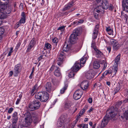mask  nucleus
Here are the masks:
<instances>
[{"label": "nucleus", "mask_w": 128, "mask_h": 128, "mask_svg": "<svg viewBox=\"0 0 128 128\" xmlns=\"http://www.w3.org/2000/svg\"><path fill=\"white\" fill-rule=\"evenodd\" d=\"M24 125H21V128H24V127H27L31 124L32 121L34 124H37L39 121L38 114L36 112H33L31 114L30 112L27 111L24 114Z\"/></svg>", "instance_id": "nucleus-1"}, {"label": "nucleus", "mask_w": 128, "mask_h": 128, "mask_svg": "<svg viewBox=\"0 0 128 128\" xmlns=\"http://www.w3.org/2000/svg\"><path fill=\"white\" fill-rule=\"evenodd\" d=\"M117 113V112L114 111L112 108H108L106 111V115L104 117L102 121L100 126L101 128H104L106 126L110 120L114 117Z\"/></svg>", "instance_id": "nucleus-2"}, {"label": "nucleus", "mask_w": 128, "mask_h": 128, "mask_svg": "<svg viewBox=\"0 0 128 128\" xmlns=\"http://www.w3.org/2000/svg\"><path fill=\"white\" fill-rule=\"evenodd\" d=\"M80 30L79 29H76L73 31L72 33L70 35L68 43L70 44H74L77 40V36L80 34Z\"/></svg>", "instance_id": "nucleus-3"}, {"label": "nucleus", "mask_w": 128, "mask_h": 128, "mask_svg": "<svg viewBox=\"0 0 128 128\" xmlns=\"http://www.w3.org/2000/svg\"><path fill=\"white\" fill-rule=\"evenodd\" d=\"M40 102L37 100H34L29 104L28 109L30 111H33L38 109L40 106Z\"/></svg>", "instance_id": "nucleus-4"}, {"label": "nucleus", "mask_w": 128, "mask_h": 128, "mask_svg": "<svg viewBox=\"0 0 128 128\" xmlns=\"http://www.w3.org/2000/svg\"><path fill=\"white\" fill-rule=\"evenodd\" d=\"M65 57V53L62 51H60L58 52L56 62L58 65L60 66H62L64 59Z\"/></svg>", "instance_id": "nucleus-5"}, {"label": "nucleus", "mask_w": 128, "mask_h": 128, "mask_svg": "<svg viewBox=\"0 0 128 128\" xmlns=\"http://www.w3.org/2000/svg\"><path fill=\"white\" fill-rule=\"evenodd\" d=\"M22 66L20 64H18L15 66L14 69V74L15 76H17L18 74L21 72Z\"/></svg>", "instance_id": "nucleus-6"}, {"label": "nucleus", "mask_w": 128, "mask_h": 128, "mask_svg": "<svg viewBox=\"0 0 128 128\" xmlns=\"http://www.w3.org/2000/svg\"><path fill=\"white\" fill-rule=\"evenodd\" d=\"M83 92L81 90H76L74 94L73 98L76 100L79 99L81 97L83 94Z\"/></svg>", "instance_id": "nucleus-7"}, {"label": "nucleus", "mask_w": 128, "mask_h": 128, "mask_svg": "<svg viewBox=\"0 0 128 128\" xmlns=\"http://www.w3.org/2000/svg\"><path fill=\"white\" fill-rule=\"evenodd\" d=\"M49 98L48 94L46 92H42L40 101L42 102H46Z\"/></svg>", "instance_id": "nucleus-8"}, {"label": "nucleus", "mask_w": 128, "mask_h": 128, "mask_svg": "<svg viewBox=\"0 0 128 128\" xmlns=\"http://www.w3.org/2000/svg\"><path fill=\"white\" fill-rule=\"evenodd\" d=\"M75 0H72L71 2H69L63 8L62 11H64L70 9L75 4Z\"/></svg>", "instance_id": "nucleus-9"}, {"label": "nucleus", "mask_w": 128, "mask_h": 128, "mask_svg": "<svg viewBox=\"0 0 128 128\" xmlns=\"http://www.w3.org/2000/svg\"><path fill=\"white\" fill-rule=\"evenodd\" d=\"M21 16H22L19 22L16 23L17 25L18 26L17 27H18L20 26V24H24L25 22L26 18L25 12H22Z\"/></svg>", "instance_id": "nucleus-10"}, {"label": "nucleus", "mask_w": 128, "mask_h": 128, "mask_svg": "<svg viewBox=\"0 0 128 128\" xmlns=\"http://www.w3.org/2000/svg\"><path fill=\"white\" fill-rule=\"evenodd\" d=\"M65 117L64 115L61 116L60 118L58 119L57 123V126H58L60 127L62 126L66 118Z\"/></svg>", "instance_id": "nucleus-11"}, {"label": "nucleus", "mask_w": 128, "mask_h": 128, "mask_svg": "<svg viewBox=\"0 0 128 128\" xmlns=\"http://www.w3.org/2000/svg\"><path fill=\"white\" fill-rule=\"evenodd\" d=\"M122 6L123 10L128 12V0H123Z\"/></svg>", "instance_id": "nucleus-12"}, {"label": "nucleus", "mask_w": 128, "mask_h": 128, "mask_svg": "<svg viewBox=\"0 0 128 128\" xmlns=\"http://www.w3.org/2000/svg\"><path fill=\"white\" fill-rule=\"evenodd\" d=\"M70 44L68 43V41H66L62 48L64 52H66L70 50Z\"/></svg>", "instance_id": "nucleus-13"}, {"label": "nucleus", "mask_w": 128, "mask_h": 128, "mask_svg": "<svg viewBox=\"0 0 128 128\" xmlns=\"http://www.w3.org/2000/svg\"><path fill=\"white\" fill-rule=\"evenodd\" d=\"M80 66V63L76 62L72 68H71V69L73 72H76L78 71L80 69L79 66Z\"/></svg>", "instance_id": "nucleus-14"}, {"label": "nucleus", "mask_w": 128, "mask_h": 128, "mask_svg": "<svg viewBox=\"0 0 128 128\" xmlns=\"http://www.w3.org/2000/svg\"><path fill=\"white\" fill-rule=\"evenodd\" d=\"M88 83L89 82L85 80L82 82L80 84V86L84 90H86L88 87Z\"/></svg>", "instance_id": "nucleus-15"}, {"label": "nucleus", "mask_w": 128, "mask_h": 128, "mask_svg": "<svg viewBox=\"0 0 128 128\" xmlns=\"http://www.w3.org/2000/svg\"><path fill=\"white\" fill-rule=\"evenodd\" d=\"M113 71L112 72L111 69H109L106 70L108 75L109 76V74H112V73L114 74V75H115L116 74L117 72L118 68H117V66H114Z\"/></svg>", "instance_id": "nucleus-16"}, {"label": "nucleus", "mask_w": 128, "mask_h": 128, "mask_svg": "<svg viewBox=\"0 0 128 128\" xmlns=\"http://www.w3.org/2000/svg\"><path fill=\"white\" fill-rule=\"evenodd\" d=\"M94 50L96 52V56L97 58H100L103 57V54L100 50L96 48H94Z\"/></svg>", "instance_id": "nucleus-17"}, {"label": "nucleus", "mask_w": 128, "mask_h": 128, "mask_svg": "<svg viewBox=\"0 0 128 128\" xmlns=\"http://www.w3.org/2000/svg\"><path fill=\"white\" fill-rule=\"evenodd\" d=\"M102 8L106 10L108 8L109 4L106 0H103L101 3Z\"/></svg>", "instance_id": "nucleus-18"}, {"label": "nucleus", "mask_w": 128, "mask_h": 128, "mask_svg": "<svg viewBox=\"0 0 128 128\" xmlns=\"http://www.w3.org/2000/svg\"><path fill=\"white\" fill-rule=\"evenodd\" d=\"M35 44V43L34 40L32 39L28 46L26 52H29L31 49L33 47Z\"/></svg>", "instance_id": "nucleus-19"}, {"label": "nucleus", "mask_w": 128, "mask_h": 128, "mask_svg": "<svg viewBox=\"0 0 128 128\" xmlns=\"http://www.w3.org/2000/svg\"><path fill=\"white\" fill-rule=\"evenodd\" d=\"M45 89L46 91L50 92L52 90V84L50 82H48L46 84L45 86Z\"/></svg>", "instance_id": "nucleus-20"}, {"label": "nucleus", "mask_w": 128, "mask_h": 128, "mask_svg": "<svg viewBox=\"0 0 128 128\" xmlns=\"http://www.w3.org/2000/svg\"><path fill=\"white\" fill-rule=\"evenodd\" d=\"M38 88V84H36L30 92L31 94L32 95H34V93L37 91Z\"/></svg>", "instance_id": "nucleus-21"}, {"label": "nucleus", "mask_w": 128, "mask_h": 128, "mask_svg": "<svg viewBox=\"0 0 128 128\" xmlns=\"http://www.w3.org/2000/svg\"><path fill=\"white\" fill-rule=\"evenodd\" d=\"M56 69L54 72V75L57 76H59L61 75V73L60 72V69L58 67H56Z\"/></svg>", "instance_id": "nucleus-22"}, {"label": "nucleus", "mask_w": 128, "mask_h": 128, "mask_svg": "<svg viewBox=\"0 0 128 128\" xmlns=\"http://www.w3.org/2000/svg\"><path fill=\"white\" fill-rule=\"evenodd\" d=\"M18 113L16 112H14L12 115L13 118V120L12 122H17L18 120V118L17 116Z\"/></svg>", "instance_id": "nucleus-23"}, {"label": "nucleus", "mask_w": 128, "mask_h": 128, "mask_svg": "<svg viewBox=\"0 0 128 128\" xmlns=\"http://www.w3.org/2000/svg\"><path fill=\"white\" fill-rule=\"evenodd\" d=\"M68 86V84L67 83H65L64 86L60 90V93L61 94H63L64 93L65 90L67 89Z\"/></svg>", "instance_id": "nucleus-24"}, {"label": "nucleus", "mask_w": 128, "mask_h": 128, "mask_svg": "<svg viewBox=\"0 0 128 128\" xmlns=\"http://www.w3.org/2000/svg\"><path fill=\"white\" fill-rule=\"evenodd\" d=\"M42 92H39L35 94L34 97L36 99L39 100L40 101V99L42 95Z\"/></svg>", "instance_id": "nucleus-25"}, {"label": "nucleus", "mask_w": 128, "mask_h": 128, "mask_svg": "<svg viewBox=\"0 0 128 128\" xmlns=\"http://www.w3.org/2000/svg\"><path fill=\"white\" fill-rule=\"evenodd\" d=\"M72 105L71 102L70 101L66 102L64 104V108L65 109H68Z\"/></svg>", "instance_id": "nucleus-26"}, {"label": "nucleus", "mask_w": 128, "mask_h": 128, "mask_svg": "<svg viewBox=\"0 0 128 128\" xmlns=\"http://www.w3.org/2000/svg\"><path fill=\"white\" fill-rule=\"evenodd\" d=\"M100 66V65L99 62L96 61L94 62L93 64V67L94 68L98 69Z\"/></svg>", "instance_id": "nucleus-27"}, {"label": "nucleus", "mask_w": 128, "mask_h": 128, "mask_svg": "<svg viewBox=\"0 0 128 128\" xmlns=\"http://www.w3.org/2000/svg\"><path fill=\"white\" fill-rule=\"evenodd\" d=\"M93 76L92 73L90 72H87L86 74V76L87 78L88 79H91L92 78Z\"/></svg>", "instance_id": "nucleus-28"}, {"label": "nucleus", "mask_w": 128, "mask_h": 128, "mask_svg": "<svg viewBox=\"0 0 128 128\" xmlns=\"http://www.w3.org/2000/svg\"><path fill=\"white\" fill-rule=\"evenodd\" d=\"M120 83L119 82H118L117 84L116 87L114 90V95L117 93L120 90Z\"/></svg>", "instance_id": "nucleus-29"}, {"label": "nucleus", "mask_w": 128, "mask_h": 128, "mask_svg": "<svg viewBox=\"0 0 128 128\" xmlns=\"http://www.w3.org/2000/svg\"><path fill=\"white\" fill-rule=\"evenodd\" d=\"M8 2V0H0V5L7 6Z\"/></svg>", "instance_id": "nucleus-30"}, {"label": "nucleus", "mask_w": 128, "mask_h": 128, "mask_svg": "<svg viewBox=\"0 0 128 128\" xmlns=\"http://www.w3.org/2000/svg\"><path fill=\"white\" fill-rule=\"evenodd\" d=\"M120 54H118L116 58L115 59V62L116 64L114 66H117V68H118V62L120 61Z\"/></svg>", "instance_id": "nucleus-31"}, {"label": "nucleus", "mask_w": 128, "mask_h": 128, "mask_svg": "<svg viewBox=\"0 0 128 128\" xmlns=\"http://www.w3.org/2000/svg\"><path fill=\"white\" fill-rule=\"evenodd\" d=\"M99 29V26L98 25H97L96 26L94 30H93L92 34H98Z\"/></svg>", "instance_id": "nucleus-32"}, {"label": "nucleus", "mask_w": 128, "mask_h": 128, "mask_svg": "<svg viewBox=\"0 0 128 128\" xmlns=\"http://www.w3.org/2000/svg\"><path fill=\"white\" fill-rule=\"evenodd\" d=\"M7 16L2 12H0V20H4L7 18Z\"/></svg>", "instance_id": "nucleus-33"}, {"label": "nucleus", "mask_w": 128, "mask_h": 128, "mask_svg": "<svg viewBox=\"0 0 128 128\" xmlns=\"http://www.w3.org/2000/svg\"><path fill=\"white\" fill-rule=\"evenodd\" d=\"M120 44L118 43L117 44H116L115 46H113V48L114 50H117L120 48Z\"/></svg>", "instance_id": "nucleus-34"}, {"label": "nucleus", "mask_w": 128, "mask_h": 128, "mask_svg": "<svg viewBox=\"0 0 128 128\" xmlns=\"http://www.w3.org/2000/svg\"><path fill=\"white\" fill-rule=\"evenodd\" d=\"M86 60V57L83 56L80 60V64H84L85 63Z\"/></svg>", "instance_id": "nucleus-35"}, {"label": "nucleus", "mask_w": 128, "mask_h": 128, "mask_svg": "<svg viewBox=\"0 0 128 128\" xmlns=\"http://www.w3.org/2000/svg\"><path fill=\"white\" fill-rule=\"evenodd\" d=\"M110 42L113 45V46H115L116 44L118 43L117 41L115 40L112 39L110 40Z\"/></svg>", "instance_id": "nucleus-36"}, {"label": "nucleus", "mask_w": 128, "mask_h": 128, "mask_svg": "<svg viewBox=\"0 0 128 128\" xmlns=\"http://www.w3.org/2000/svg\"><path fill=\"white\" fill-rule=\"evenodd\" d=\"M51 44L48 43H47L45 45L44 48L45 49H50V50H51Z\"/></svg>", "instance_id": "nucleus-37"}, {"label": "nucleus", "mask_w": 128, "mask_h": 128, "mask_svg": "<svg viewBox=\"0 0 128 128\" xmlns=\"http://www.w3.org/2000/svg\"><path fill=\"white\" fill-rule=\"evenodd\" d=\"M74 72L73 71L70 72L68 76L70 78H72L75 75Z\"/></svg>", "instance_id": "nucleus-38"}, {"label": "nucleus", "mask_w": 128, "mask_h": 128, "mask_svg": "<svg viewBox=\"0 0 128 128\" xmlns=\"http://www.w3.org/2000/svg\"><path fill=\"white\" fill-rule=\"evenodd\" d=\"M52 42L56 46L57 45V43L58 42L57 38H54L52 40Z\"/></svg>", "instance_id": "nucleus-39"}, {"label": "nucleus", "mask_w": 128, "mask_h": 128, "mask_svg": "<svg viewBox=\"0 0 128 128\" xmlns=\"http://www.w3.org/2000/svg\"><path fill=\"white\" fill-rule=\"evenodd\" d=\"M87 126H88V124H80L79 126L80 128H84L85 127H87Z\"/></svg>", "instance_id": "nucleus-40"}, {"label": "nucleus", "mask_w": 128, "mask_h": 128, "mask_svg": "<svg viewBox=\"0 0 128 128\" xmlns=\"http://www.w3.org/2000/svg\"><path fill=\"white\" fill-rule=\"evenodd\" d=\"M4 32V29L3 27H0V36L3 34Z\"/></svg>", "instance_id": "nucleus-41"}, {"label": "nucleus", "mask_w": 128, "mask_h": 128, "mask_svg": "<svg viewBox=\"0 0 128 128\" xmlns=\"http://www.w3.org/2000/svg\"><path fill=\"white\" fill-rule=\"evenodd\" d=\"M17 122H12V128H17Z\"/></svg>", "instance_id": "nucleus-42"}, {"label": "nucleus", "mask_w": 128, "mask_h": 128, "mask_svg": "<svg viewBox=\"0 0 128 128\" xmlns=\"http://www.w3.org/2000/svg\"><path fill=\"white\" fill-rule=\"evenodd\" d=\"M124 117L126 120H128V110L125 112L124 114Z\"/></svg>", "instance_id": "nucleus-43"}, {"label": "nucleus", "mask_w": 128, "mask_h": 128, "mask_svg": "<svg viewBox=\"0 0 128 128\" xmlns=\"http://www.w3.org/2000/svg\"><path fill=\"white\" fill-rule=\"evenodd\" d=\"M122 102L121 101H118L116 102V106H120L122 104Z\"/></svg>", "instance_id": "nucleus-44"}, {"label": "nucleus", "mask_w": 128, "mask_h": 128, "mask_svg": "<svg viewBox=\"0 0 128 128\" xmlns=\"http://www.w3.org/2000/svg\"><path fill=\"white\" fill-rule=\"evenodd\" d=\"M56 67H58L56 66H54V65H52V66L51 68H50V71L52 72V71H53L54 70L56 69Z\"/></svg>", "instance_id": "nucleus-45"}, {"label": "nucleus", "mask_w": 128, "mask_h": 128, "mask_svg": "<svg viewBox=\"0 0 128 128\" xmlns=\"http://www.w3.org/2000/svg\"><path fill=\"white\" fill-rule=\"evenodd\" d=\"M13 48H10V50L9 51V52L8 53V55L7 56H11V54L13 52Z\"/></svg>", "instance_id": "nucleus-46"}, {"label": "nucleus", "mask_w": 128, "mask_h": 128, "mask_svg": "<svg viewBox=\"0 0 128 128\" xmlns=\"http://www.w3.org/2000/svg\"><path fill=\"white\" fill-rule=\"evenodd\" d=\"M65 27L66 26H61L59 27L58 29V30L62 31L64 30Z\"/></svg>", "instance_id": "nucleus-47"}, {"label": "nucleus", "mask_w": 128, "mask_h": 128, "mask_svg": "<svg viewBox=\"0 0 128 128\" xmlns=\"http://www.w3.org/2000/svg\"><path fill=\"white\" fill-rule=\"evenodd\" d=\"M21 44V42L20 41H19L18 42V44H17V46H16V49L17 50L19 48Z\"/></svg>", "instance_id": "nucleus-48"}, {"label": "nucleus", "mask_w": 128, "mask_h": 128, "mask_svg": "<svg viewBox=\"0 0 128 128\" xmlns=\"http://www.w3.org/2000/svg\"><path fill=\"white\" fill-rule=\"evenodd\" d=\"M14 108H10L8 111V113L9 114H11L13 111Z\"/></svg>", "instance_id": "nucleus-49"}, {"label": "nucleus", "mask_w": 128, "mask_h": 128, "mask_svg": "<svg viewBox=\"0 0 128 128\" xmlns=\"http://www.w3.org/2000/svg\"><path fill=\"white\" fill-rule=\"evenodd\" d=\"M85 112V110L84 109H82L80 112V113L81 114H83Z\"/></svg>", "instance_id": "nucleus-50"}, {"label": "nucleus", "mask_w": 128, "mask_h": 128, "mask_svg": "<svg viewBox=\"0 0 128 128\" xmlns=\"http://www.w3.org/2000/svg\"><path fill=\"white\" fill-rule=\"evenodd\" d=\"M98 34H92V38L94 39H95L97 37Z\"/></svg>", "instance_id": "nucleus-51"}, {"label": "nucleus", "mask_w": 128, "mask_h": 128, "mask_svg": "<svg viewBox=\"0 0 128 128\" xmlns=\"http://www.w3.org/2000/svg\"><path fill=\"white\" fill-rule=\"evenodd\" d=\"M82 115V114H80V113L78 115H77V118L76 119V120L77 121L78 120V119L80 118Z\"/></svg>", "instance_id": "nucleus-52"}, {"label": "nucleus", "mask_w": 128, "mask_h": 128, "mask_svg": "<svg viewBox=\"0 0 128 128\" xmlns=\"http://www.w3.org/2000/svg\"><path fill=\"white\" fill-rule=\"evenodd\" d=\"M88 102L90 103H91L92 102V98H89L88 99Z\"/></svg>", "instance_id": "nucleus-53"}, {"label": "nucleus", "mask_w": 128, "mask_h": 128, "mask_svg": "<svg viewBox=\"0 0 128 128\" xmlns=\"http://www.w3.org/2000/svg\"><path fill=\"white\" fill-rule=\"evenodd\" d=\"M113 8V7L112 4H110L109 6V7L108 8L110 10H112Z\"/></svg>", "instance_id": "nucleus-54"}, {"label": "nucleus", "mask_w": 128, "mask_h": 128, "mask_svg": "<svg viewBox=\"0 0 128 128\" xmlns=\"http://www.w3.org/2000/svg\"><path fill=\"white\" fill-rule=\"evenodd\" d=\"M94 16L95 18L96 19H98V14L96 13H94Z\"/></svg>", "instance_id": "nucleus-55"}, {"label": "nucleus", "mask_w": 128, "mask_h": 128, "mask_svg": "<svg viewBox=\"0 0 128 128\" xmlns=\"http://www.w3.org/2000/svg\"><path fill=\"white\" fill-rule=\"evenodd\" d=\"M43 55H42L40 56L38 58V61H39L41 60L43 58Z\"/></svg>", "instance_id": "nucleus-56"}, {"label": "nucleus", "mask_w": 128, "mask_h": 128, "mask_svg": "<svg viewBox=\"0 0 128 128\" xmlns=\"http://www.w3.org/2000/svg\"><path fill=\"white\" fill-rule=\"evenodd\" d=\"M107 72H106V71L102 74V77H104V76H105L108 75V74H107Z\"/></svg>", "instance_id": "nucleus-57"}, {"label": "nucleus", "mask_w": 128, "mask_h": 128, "mask_svg": "<svg viewBox=\"0 0 128 128\" xmlns=\"http://www.w3.org/2000/svg\"><path fill=\"white\" fill-rule=\"evenodd\" d=\"M107 66V64L106 63H105L104 64V66L102 68V70H104L106 68Z\"/></svg>", "instance_id": "nucleus-58"}, {"label": "nucleus", "mask_w": 128, "mask_h": 128, "mask_svg": "<svg viewBox=\"0 0 128 128\" xmlns=\"http://www.w3.org/2000/svg\"><path fill=\"white\" fill-rule=\"evenodd\" d=\"M13 74V72L12 71H10L9 72V76L10 77Z\"/></svg>", "instance_id": "nucleus-59"}, {"label": "nucleus", "mask_w": 128, "mask_h": 128, "mask_svg": "<svg viewBox=\"0 0 128 128\" xmlns=\"http://www.w3.org/2000/svg\"><path fill=\"white\" fill-rule=\"evenodd\" d=\"M20 100V98L17 99V100L16 101V104H19V102Z\"/></svg>", "instance_id": "nucleus-60"}, {"label": "nucleus", "mask_w": 128, "mask_h": 128, "mask_svg": "<svg viewBox=\"0 0 128 128\" xmlns=\"http://www.w3.org/2000/svg\"><path fill=\"white\" fill-rule=\"evenodd\" d=\"M108 34L110 35H111V34H112L113 32V31L112 30H111V31H110L109 32H108Z\"/></svg>", "instance_id": "nucleus-61"}, {"label": "nucleus", "mask_w": 128, "mask_h": 128, "mask_svg": "<svg viewBox=\"0 0 128 128\" xmlns=\"http://www.w3.org/2000/svg\"><path fill=\"white\" fill-rule=\"evenodd\" d=\"M95 44L94 43L92 42L91 44V47L94 49V48H96L94 46Z\"/></svg>", "instance_id": "nucleus-62"}, {"label": "nucleus", "mask_w": 128, "mask_h": 128, "mask_svg": "<svg viewBox=\"0 0 128 128\" xmlns=\"http://www.w3.org/2000/svg\"><path fill=\"white\" fill-rule=\"evenodd\" d=\"M111 30H112L110 27L107 28H106V30L108 32H109L110 31H111Z\"/></svg>", "instance_id": "nucleus-63"}, {"label": "nucleus", "mask_w": 128, "mask_h": 128, "mask_svg": "<svg viewBox=\"0 0 128 128\" xmlns=\"http://www.w3.org/2000/svg\"><path fill=\"white\" fill-rule=\"evenodd\" d=\"M72 23H73L74 24L78 25L79 24L78 21H76L73 22Z\"/></svg>", "instance_id": "nucleus-64"}]
</instances>
